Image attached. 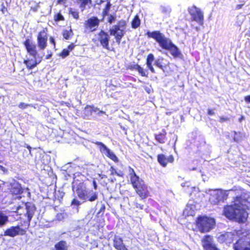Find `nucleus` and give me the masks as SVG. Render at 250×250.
I'll return each mask as SVG.
<instances>
[{"mask_svg":"<svg viewBox=\"0 0 250 250\" xmlns=\"http://www.w3.org/2000/svg\"><path fill=\"white\" fill-rule=\"evenodd\" d=\"M42 57L41 58V60H42ZM31 62V60L29 59H26L23 61V63L26 65V68L28 70H31L35 68L39 63L41 62V60L38 61L35 59L32 62Z\"/></svg>","mask_w":250,"mask_h":250,"instance_id":"b1692460","label":"nucleus"},{"mask_svg":"<svg viewBox=\"0 0 250 250\" xmlns=\"http://www.w3.org/2000/svg\"><path fill=\"white\" fill-rule=\"evenodd\" d=\"M113 246L117 250H128L124 244L123 239L117 235H115L113 238Z\"/></svg>","mask_w":250,"mask_h":250,"instance_id":"a211bd4d","label":"nucleus"},{"mask_svg":"<svg viewBox=\"0 0 250 250\" xmlns=\"http://www.w3.org/2000/svg\"><path fill=\"white\" fill-rule=\"evenodd\" d=\"M167 132L165 129H163L162 132L155 134L154 136L156 141L160 144H164L167 140Z\"/></svg>","mask_w":250,"mask_h":250,"instance_id":"5701e85b","label":"nucleus"},{"mask_svg":"<svg viewBox=\"0 0 250 250\" xmlns=\"http://www.w3.org/2000/svg\"><path fill=\"white\" fill-rule=\"evenodd\" d=\"M95 144L97 146H98L100 150L102 152H105V153L107 151V150L109 149V148H108L103 143H102V142H95Z\"/></svg>","mask_w":250,"mask_h":250,"instance_id":"2f4dec72","label":"nucleus"},{"mask_svg":"<svg viewBox=\"0 0 250 250\" xmlns=\"http://www.w3.org/2000/svg\"><path fill=\"white\" fill-rule=\"evenodd\" d=\"M92 184H93V187L94 189L95 190L97 189L98 188V186H97V183L95 180H93Z\"/></svg>","mask_w":250,"mask_h":250,"instance_id":"8fccbe9b","label":"nucleus"},{"mask_svg":"<svg viewBox=\"0 0 250 250\" xmlns=\"http://www.w3.org/2000/svg\"><path fill=\"white\" fill-rule=\"evenodd\" d=\"M85 109H88L90 114H92L93 112H96L98 108L97 107H95L93 105H87L85 107Z\"/></svg>","mask_w":250,"mask_h":250,"instance_id":"f704fd0d","label":"nucleus"},{"mask_svg":"<svg viewBox=\"0 0 250 250\" xmlns=\"http://www.w3.org/2000/svg\"><path fill=\"white\" fill-rule=\"evenodd\" d=\"M234 232H226L224 233L221 234L218 238V241L222 243H226L227 245H229L232 243L236 238V231Z\"/></svg>","mask_w":250,"mask_h":250,"instance_id":"2eb2a0df","label":"nucleus"},{"mask_svg":"<svg viewBox=\"0 0 250 250\" xmlns=\"http://www.w3.org/2000/svg\"><path fill=\"white\" fill-rule=\"evenodd\" d=\"M62 36L65 40H69L73 35L72 30L69 29L63 30L62 33Z\"/></svg>","mask_w":250,"mask_h":250,"instance_id":"cd10ccee","label":"nucleus"},{"mask_svg":"<svg viewBox=\"0 0 250 250\" xmlns=\"http://www.w3.org/2000/svg\"><path fill=\"white\" fill-rule=\"evenodd\" d=\"M100 23V20L96 16H92L88 18L83 24L84 32L88 33L96 31Z\"/></svg>","mask_w":250,"mask_h":250,"instance_id":"9b49d317","label":"nucleus"},{"mask_svg":"<svg viewBox=\"0 0 250 250\" xmlns=\"http://www.w3.org/2000/svg\"><path fill=\"white\" fill-rule=\"evenodd\" d=\"M248 199L242 195L235 197L232 204L226 205L224 207L223 215L228 219L235 221L239 224H243L247 221L249 209L248 206Z\"/></svg>","mask_w":250,"mask_h":250,"instance_id":"f257e3e1","label":"nucleus"},{"mask_svg":"<svg viewBox=\"0 0 250 250\" xmlns=\"http://www.w3.org/2000/svg\"><path fill=\"white\" fill-rule=\"evenodd\" d=\"M127 69L131 71L137 70L141 76L148 77L147 71L144 69L143 67L137 63L128 65L127 67Z\"/></svg>","mask_w":250,"mask_h":250,"instance_id":"6ab92c4d","label":"nucleus"},{"mask_svg":"<svg viewBox=\"0 0 250 250\" xmlns=\"http://www.w3.org/2000/svg\"><path fill=\"white\" fill-rule=\"evenodd\" d=\"M134 206H135V207L137 208V209H144V205L143 204H139L138 203H134Z\"/></svg>","mask_w":250,"mask_h":250,"instance_id":"79ce46f5","label":"nucleus"},{"mask_svg":"<svg viewBox=\"0 0 250 250\" xmlns=\"http://www.w3.org/2000/svg\"><path fill=\"white\" fill-rule=\"evenodd\" d=\"M10 191L12 194L17 195L21 194L23 189L20 184L16 183L11 185Z\"/></svg>","mask_w":250,"mask_h":250,"instance_id":"412c9836","label":"nucleus"},{"mask_svg":"<svg viewBox=\"0 0 250 250\" xmlns=\"http://www.w3.org/2000/svg\"><path fill=\"white\" fill-rule=\"evenodd\" d=\"M29 225L30 223L24 220L23 223H21L16 226H12L6 229L4 232V235L14 237L18 235H25Z\"/></svg>","mask_w":250,"mask_h":250,"instance_id":"0eeeda50","label":"nucleus"},{"mask_svg":"<svg viewBox=\"0 0 250 250\" xmlns=\"http://www.w3.org/2000/svg\"><path fill=\"white\" fill-rule=\"evenodd\" d=\"M116 175L119 177H123L124 176V173L122 172L117 173Z\"/></svg>","mask_w":250,"mask_h":250,"instance_id":"5fc2aeb1","label":"nucleus"},{"mask_svg":"<svg viewBox=\"0 0 250 250\" xmlns=\"http://www.w3.org/2000/svg\"><path fill=\"white\" fill-rule=\"evenodd\" d=\"M110 171L111 172L110 175H113L117 174V172L116 171V169L113 167H111L110 168Z\"/></svg>","mask_w":250,"mask_h":250,"instance_id":"49530a36","label":"nucleus"},{"mask_svg":"<svg viewBox=\"0 0 250 250\" xmlns=\"http://www.w3.org/2000/svg\"><path fill=\"white\" fill-rule=\"evenodd\" d=\"M207 114L208 115L212 116L215 114V112L213 109L208 108L207 111Z\"/></svg>","mask_w":250,"mask_h":250,"instance_id":"a18cd8bd","label":"nucleus"},{"mask_svg":"<svg viewBox=\"0 0 250 250\" xmlns=\"http://www.w3.org/2000/svg\"><path fill=\"white\" fill-rule=\"evenodd\" d=\"M50 42L54 46H55L56 45V42L55 41V40L53 38V37H50Z\"/></svg>","mask_w":250,"mask_h":250,"instance_id":"3c124183","label":"nucleus"},{"mask_svg":"<svg viewBox=\"0 0 250 250\" xmlns=\"http://www.w3.org/2000/svg\"><path fill=\"white\" fill-rule=\"evenodd\" d=\"M116 20V17L115 16L110 15L108 18L107 22L110 24L112 23Z\"/></svg>","mask_w":250,"mask_h":250,"instance_id":"58836bf2","label":"nucleus"},{"mask_svg":"<svg viewBox=\"0 0 250 250\" xmlns=\"http://www.w3.org/2000/svg\"><path fill=\"white\" fill-rule=\"evenodd\" d=\"M78 2L80 1L81 3L80 5V7L83 10L85 8V7L87 5H90L92 4V0H77Z\"/></svg>","mask_w":250,"mask_h":250,"instance_id":"7c9ffc66","label":"nucleus"},{"mask_svg":"<svg viewBox=\"0 0 250 250\" xmlns=\"http://www.w3.org/2000/svg\"><path fill=\"white\" fill-rule=\"evenodd\" d=\"M66 2V0H57V4H64Z\"/></svg>","mask_w":250,"mask_h":250,"instance_id":"de8ad7c7","label":"nucleus"},{"mask_svg":"<svg viewBox=\"0 0 250 250\" xmlns=\"http://www.w3.org/2000/svg\"><path fill=\"white\" fill-rule=\"evenodd\" d=\"M111 6V4L110 1H107L102 12V16L103 18L108 15Z\"/></svg>","mask_w":250,"mask_h":250,"instance_id":"c756f323","label":"nucleus"},{"mask_svg":"<svg viewBox=\"0 0 250 250\" xmlns=\"http://www.w3.org/2000/svg\"><path fill=\"white\" fill-rule=\"evenodd\" d=\"M100 112H101V113H105V112H104V111H100Z\"/></svg>","mask_w":250,"mask_h":250,"instance_id":"13d9d810","label":"nucleus"},{"mask_svg":"<svg viewBox=\"0 0 250 250\" xmlns=\"http://www.w3.org/2000/svg\"><path fill=\"white\" fill-rule=\"evenodd\" d=\"M224 194L222 190H215L212 193L209 195V202L212 205H218L223 200Z\"/></svg>","mask_w":250,"mask_h":250,"instance_id":"dca6fc26","label":"nucleus"},{"mask_svg":"<svg viewBox=\"0 0 250 250\" xmlns=\"http://www.w3.org/2000/svg\"><path fill=\"white\" fill-rule=\"evenodd\" d=\"M23 44L27 52L34 58L36 59L38 55V51L37 50L36 45L29 39H26L23 42Z\"/></svg>","mask_w":250,"mask_h":250,"instance_id":"4468645a","label":"nucleus"},{"mask_svg":"<svg viewBox=\"0 0 250 250\" xmlns=\"http://www.w3.org/2000/svg\"><path fill=\"white\" fill-rule=\"evenodd\" d=\"M201 242L204 250H220L214 243L213 236L207 234L204 236Z\"/></svg>","mask_w":250,"mask_h":250,"instance_id":"ddd939ff","label":"nucleus"},{"mask_svg":"<svg viewBox=\"0 0 250 250\" xmlns=\"http://www.w3.org/2000/svg\"><path fill=\"white\" fill-rule=\"evenodd\" d=\"M245 100L247 103H250V95L245 97Z\"/></svg>","mask_w":250,"mask_h":250,"instance_id":"603ef678","label":"nucleus"},{"mask_svg":"<svg viewBox=\"0 0 250 250\" xmlns=\"http://www.w3.org/2000/svg\"><path fill=\"white\" fill-rule=\"evenodd\" d=\"M146 35L148 38L154 39L163 49L169 51L174 58H180L182 56V53L177 46L160 31H148L146 32Z\"/></svg>","mask_w":250,"mask_h":250,"instance_id":"7ed1b4c3","label":"nucleus"},{"mask_svg":"<svg viewBox=\"0 0 250 250\" xmlns=\"http://www.w3.org/2000/svg\"><path fill=\"white\" fill-rule=\"evenodd\" d=\"M236 234L239 238L233 244V250H250V230L241 228Z\"/></svg>","mask_w":250,"mask_h":250,"instance_id":"20e7f679","label":"nucleus"},{"mask_svg":"<svg viewBox=\"0 0 250 250\" xmlns=\"http://www.w3.org/2000/svg\"><path fill=\"white\" fill-rule=\"evenodd\" d=\"M54 20L56 22L59 21H64V18L61 13V12H58L54 15Z\"/></svg>","mask_w":250,"mask_h":250,"instance_id":"72a5a7b5","label":"nucleus"},{"mask_svg":"<svg viewBox=\"0 0 250 250\" xmlns=\"http://www.w3.org/2000/svg\"><path fill=\"white\" fill-rule=\"evenodd\" d=\"M74 44L73 43H71L67 46V47L66 49L70 52L74 49Z\"/></svg>","mask_w":250,"mask_h":250,"instance_id":"c03bdc74","label":"nucleus"},{"mask_svg":"<svg viewBox=\"0 0 250 250\" xmlns=\"http://www.w3.org/2000/svg\"><path fill=\"white\" fill-rule=\"evenodd\" d=\"M69 13L76 20L79 19V12L78 11H73L72 10V9H70L69 10Z\"/></svg>","mask_w":250,"mask_h":250,"instance_id":"e433bc0d","label":"nucleus"},{"mask_svg":"<svg viewBox=\"0 0 250 250\" xmlns=\"http://www.w3.org/2000/svg\"><path fill=\"white\" fill-rule=\"evenodd\" d=\"M51 56H52L51 54H48V55H46V56L45 57V59H48L51 57Z\"/></svg>","mask_w":250,"mask_h":250,"instance_id":"6e6d98bb","label":"nucleus"},{"mask_svg":"<svg viewBox=\"0 0 250 250\" xmlns=\"http://www.w3.org/2000/svg\"><path fill=\"white\" fill-rule=\"evenodd\" d=\"M229 120V118L228 117H219V122L221 123H224Z\"/></svg>","mask_w":250,"mask_h":250,"instance_id":"37998d69","label":"nucleus"},{"mask_svg":"<svg viewBox=\"0 0 250 250\" xmlns=\"http://www.w3.org/2000/svg\"><path fill=\"white\" fill-rule=\"evenodd\" d=\"M165 60H166L163 57L158 58L155 61V65L161 69L164 70L165 68L167 67L169 63L168 62L167 64H165L164 62V61Z\"/></svg>","mask_w":250,"mask_h":250,"instance_id":"a878e982","label":"nucleus"},{"mask_svg":"<svg viewBox=\"0 0 250 250\" xmlns=\"http://www.w3.org/2000/svg\"><path fill=\"white\" fill-rule=\"evenodd\" d=\"M128 170L131 184L141 179L139 176L136 174L134 169L131 167H128Z\"/></svg>","mask_w":250,"mask_h":250,"instance_id":"393cba45","label":"nucleus"},{"mask_svg":"<svg viewBox=\"0 0 250 250\" xmlns=\"http://www.w3.org/2000/svg\"><path fill=\"white\" fill-rule=\"evenodd\" d=\"M8 221V217L0 211V227L3 226Z\"/></svg>","mask_w":250,"mask_h":250,"instance_id":"473e14b6","label":"nucleus"},{"mask_svg":"<svg viewBox=\"0 0 250 250\" xmlns=\"http://www.w3.org/2000/svg\"><path fill=\"white\" fill-rule=\"evenodd\" d=\"M48 29L47 27H43L39 31L37 36V46L40 50H44L47 46Z\"/></svg>","mask_w":250,"mask_h":250,"instance_id":"9d476101","label":"nucleus"},{"mask_svg":"<svg viewBox=\"0 0 250 250\" xmlns=\"http://www.w3.org/2000/svg\"><path fill=\"white\" fill-rule=\"evenodd\" d=\"M157 161L162 167H165L168 163H172L174 158L172 155H170L167 157L163 154H159L157 155Z\"/></svg>","mask_w":250,"mask_h":250,"instance_id":"f3484780","label":"nucleus"},{"mask_svg":"<svg viewBox=\"0 0 250 250\" xmlns=\"http://www.w3.org/2000/svg\"><path fill=\"white\" fill-rule=\"evenodd\" d=\"M24 204L26 210V214L27 215L28 219V222L30 223V221L33 216L34 212L35 210V207L31 202H26Z\"/></svg>","mask_w":250,"mask_h":250,"instance_id":"aec40b11","label":"nucleus"},{"mask_svg":"<svg viewBox=\"0 0 250 250\" xmlns=\"http://www.w3.org/2000/svg\"><path fill=\"white\" fill-rule=\"evenodd\" d=\"M38 7H39V6H38V5H36L34 7H31L30 8V10L31 11H33L34 12H36L37 11V10L38 9Z\"/></svg>","mask_w":250,"mask_h":250,"instance_id":"09e8293b","label":"nucleus"},{"mask_svg":"<svg viewBox=\"0 0 250 250\" xmlns=\"http://www.w3.org/2000/svg\"><path fill=\"white\" fill-rule=\"evenodd\" d=\"M162 250H168L163 249Z\"/></svg>","mask_w":250,"mask_h":250,"instance_id":"052dcab7","label":"nucleus"},{"mask_svg":"<svg viewBox=\"0 0 250 250\" xmlns=\"http://www.w3.org/2000/svg\"><path fill=\"white\" fill-rule=\"evenodd\" d=\"M131 185L135 189L136 193L142 200L145 199L150 196L148 187L142 179L132 183Z\"/></svg>","mask_w":250,"mask_h":250,"instance_id":"1a4fd4ad","label":"nucleus"},{"mask_svg":"<svg viewBox=\"0 0 250 250\" xmlns=\"http://www.w3.org/2000/svg\"><path fill=\"white\" fill-rule=\"evenodd\" d=\"M88 180L83 175L80 173H77L73 179V189H75L80 199L84 201L93 202L98 199V194L96 192H94L89 196L90 191L88 190L86 184Z\"/></svg>","mask_w":250,"mask_h":250,"instance_id":"f03ea898","label":"nucleus"},{"mask_svg":"<svg viewBox=\"0 0 250 250\" xmlns=\"http://www.w3.org/2000/svg\"><path fill=\"white\" fill-rule=\"evenodd\" d=\"M27 148L30 150L31 149V147L30 146H28Z\"/></svg>","mask_w":250,"mask_h":250,"instance_id":"bf43d9fd","label":"nucleus"},{"mask_svg":"<svg viewBox=\"0 0 250 250\" xmlns=\"http://www.w3.org/2000/svg\"><path fill=\"white\" fill-rule=\"evenodd\" d=\"M243 119H244V117H243V116H242V117L239 119V121H241Z\"/></svg>","mask_w":250,"mask_h":250,"instance_id":"4d7b16f0","label":"nucleus"},{"mask_svg":"<svg viewBox=\"0 0 250 250\" xmlns=\"http://www.w3.org/2000/svg\"><path fill=\"white\" fill-rule=\"evenodd\" d=\"M69 55V52L66 49H63L60 53V56L64 59Z\"/></svg>","mask_w":250,"mask_h":250,"instance_id":"c9c22d12","label":"nucleus"},{"mask_svg":"<svg viewBox=\"0 0 250 250\" xmlns=\"http://www.w3.org/2000/svg\"><path fill=\"white\" fill-rule=\"evenodd\" d=\"M154 60V55L152 53H149L148 54L146 59V64L147 68L152 73H155V71L152 65V62Z\"/></svg>","mask_w":250,"mask_h":250,"instance_id":"4be33fe9","label":"nucleus"},{"mask_svg":"<svg viewBox=\"0 0 250 250\" xmlns=\"http://www.w3.org/2000/svg\"><path fill=\"white\" fill-rule=\"evenodd\" d=\"M105 206L104 204H103L101 206L99 210L97 212V214H100V213H102L101 216H103L105 211Z\"/></svg>","mask_w":250,"mask_h":250,"instance_id":"ea45409f","label":"nucleus"},{"mask_svg":"<svg viewBox=\"0 0 250 250\" xmlns=\"http://www.w3.org/2000/svg\"><path fill=\"white\" fill-rule=\"evenodd\" d=\"M110 37L108 33L104 30H101L96 35L95 38L92 39V42L96 45H101L104 48L109 50Z\"/></svg>","mask_w":250,"mask_h":250,"instance_id":"6e6552de","label":"nucleus"},{"mask_svg":"<svg viewBox=\"0 0 250 250\" xmlns=\"http://www.w3.org/2000/svg\"><path fill=\"white\" fill-rule=\"evenodd\" d=\"M71 205H75V206H79L81 205V203L77 199L74 198L73 199L72 201H71Z\"/></svg>","mask_w":250,"mask_h":250,"instance_id":"a19ab883","label":"nucleus"},{"mask_svg":"<svg viewBox=\"0 0 250 250\" xmlns=\"http://www.w3.org/2000/svg\"><path fill=\"white\" fill-rule=\"evenodd\" d=\"M244 5V3L240 4H237L236 6V9L238 10L242 8L243 5Z\"/></svg>","mask_w":250,"mask_h":250,"instance_id":"864d4df0","label":"nucleus"},{"mask_svg":"<svg viewBox=\"0 0 250 250\" xmlns=\"http://www.w3.org/2000/svg\"><path fill=\"white\" fill-rule=\"evenodd\" d=\"M141 25V20L140 19L139 16L136 15L134 16L131 21V27L133 29H136L140 27Z\"/></svg>","mask_w":250,"mask_h":250,"instance_id":"bb28decb","label":"nucleus"},{"mask_svg":"<svg viewBox=\"0 0 250 250\" xmlns=\"http://www.w3.org/2000/svg\"><path fill=\"white\" fill-rule=\"evenodd\" d=\"M127 23L125 20L119 21L116 25H114L109 30V34L114 37L117 43L119 45L121 43V40L124 36L125 31V28Z\"/></svg>","mask_w":250,"mask_h":250,"instance_id":"423d86ee","label":"nucleus"},{"mask_svg":"<svg viewBox=\"0 0 250 250\" xmlns=\"http://www.w3.org/2000/svg\"><path fill=\"white\" fill-rule=\"evenodd\" d=\"M106 156L115 163L118 162L119 160L116 155L109 149L105 153Z\"/></svg>","mask_w":250,"mask_h":250,"instance_id":"c85d7f7f","label":"nucleus"},{"mask_svg":"<svg viewBox=\"0 0 250 250\" xmlns=\"http://www.w3.org/2000/svg\"><path fill=\"white\" fill-rule=\"evenodd\" d=\"M188 11L191 16L192 21L197 22L199 25H202L204 23V15L201 10L195 5H193L188 9Z\"/></svg>","mask_w":250,"mask_h":250,"instance_id":"f8f14e48","label":"nucleus"},{"mask_svg":"<svg viewBox=\"0 0 250 250\" xmlns=\"http://www.w3.org/2000/svg\"><path fill=\"white\" fill-rule=\"evenodd\" d=\"M195 225L200 232L206 233L213 228L215 221L214 219L207 216H199L196 218Z\"/></svg>","mask_w":250,"mask_h":250,"instance_id":"39448f33","label":"nucleus"},{"mask_svg":"<svg viewBox=\"0 0 250 250\" xmlns=\"http://www.w3.org/2000/svg\"><path fill=\"white\" fill-rule=\"evenodd\" d=\"M32 106V105L31 104H25L24 103H20L18 105V107L21 109H24L26 108L28 106Z\"/></svg>","mask_w":250,"mask_h":250,"instance_id":"4c0bfd02","label":"nucleus"}]
</instances>
